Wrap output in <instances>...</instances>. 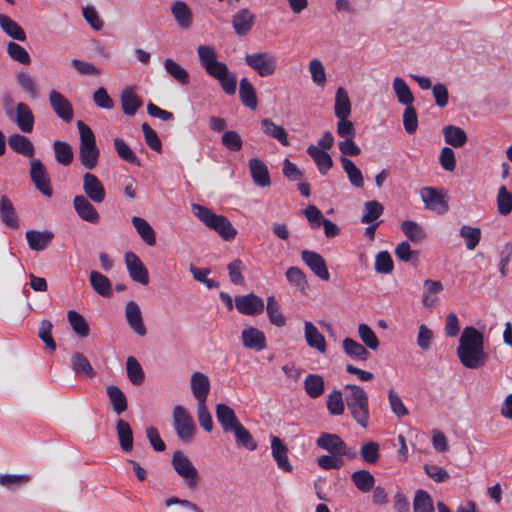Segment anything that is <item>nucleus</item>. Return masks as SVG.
I'll list each match as a JSON object with an SVG mask.
<instances>
[{"mask_svg":"<svg viewBox=\"0 0 512 512\" xmlns=\"http://www.w3.org/2000/svg\"><path fill=\"white\" fill-rule=\"evenodd\" d=\"M460 363L468 369L483 367L489 358L484 349V335L474 326H466L456 349Z\"/></svg>","mask_w":512,"mask_h":512,"instance_id":"f257e3e1","label":"nucleus"},{"mask_svg":"<svg viewBox=\"0 0 512 512\" xmlns=\"http://www.w3.org/2000/svg\"><path fill=\"white\" fill-rule=\"evenodd\" d=\"M344 399L355 422L362 428H367L370 420V410L366 391L361 386L347 384L344 387Z\"/></svg>","mask_w":512,"mask_h":512,"instance_id":"f03ea898","label":"nucleus"},{"mask_svg":"<svg viewBox=\"0 0 512 512\" xmlns=\"http://www.w3.org/2000/svg\"><path fill=\"white\" fill-rule=\"evenodd\" d=\"M192 211L207 228L215 231L223 240L232 241L236 237L237 230L227 217L200 204H192Z\"/></svg>","mask_w":512,"mask_h":512,"instance_id":"7ed1b4c3","label":"nucleus"},{"mask_svg":"<svg viewBox=\"0 0 512 512\" xmlns=\"http://www.w3.org/2000/svg\"><path fill=\"white\" fill-rule=\"evenodd\" d=\"M80 134L79 160L81 165L88 169H94L98 164L99 149L96 145L95 135L91 128L83 121L77 122Z\"/></svg>","mask_w":512,"mask_h":512,"instance_id":"20e7f679","label":"nucleus"},{"mask_svg":"<svg viewBox=\"0 0 512 512\" xmlns=\"http://www.w3.org/2000/svg\"><path fill=\"white\" fill-rule=\"evenodd\" d=\"M174 471L184 479L189 489H195L199 484V474L191 460L182 452L175 451L171 460Z\"/></svg>","mask_w":512,"mask_h":512,"instance_id":"39448f33","label":"nucleus"},{"mask_svg":"<svg viewBox=\"0 0 512 512\" xmlns=\"http://www.w3.org/2000/svg\"><path fill=\"white\" fill-rule=\"evenodd\" d=\"M246 64L260 77L273 75L278 67L277 57L271 52H256L245 56Z\"/></svg>","mask_w":512,"mask_h":512,"instance_id":"423d86ee","label":"nucleus"},{"mask_svg":"<svg viewBox=\"0 0 512 512\" xmlns=\"http://www.w3.org/2000/svg\"><path fill=\"white\" fill-rule=\"evenodd\" d=\"M173 426L178 438L182 442H190L196 432V425L192 416L181 405H176L173 409Z\"/></svg>","mask_w":512,"mask_h":512,"instance_id":"0eeeda50","label":"nucleus"},{"mask_svg":"<svg viewBox=\"0 0 512 512\" xmlns=\"http://www.w3.org/2000/svg\"><path fill=\"white\" fill-rule=\"evenodd\" d=\"M30 165V178L36 189L42 192L45 196L50 197L52 195V188L45 166L41 160L37 158H32Z\"/></svg>","mask_w":512,"mask_h":512,"instance_id":"6e6552de","label":"nucleus"},{"mask_svg":"<svg viewBox=\"0 0 512 512\" xmlns=\"http://www.w3.org/2000/svg\"><path fill=\"white\" fill-rule=\"evenodd\" d=\"M425 207L437 214H445L448 209V203L442 190L433 187H424L420 192Z\"/></svg>","mask_w":512,"mask_h":512,"instance_id":"1a4fd4ad","label":"nucleus"},{"mask_svg":"<svg viewBox=\"0 0 512 512\" xmlns=\"http://www.w3.org/2000/svg\"><path fill=\"white\" fill-rule=\"evenodd\" d=\"M83 191L85 197L90 199L96 204L102 203L106 198V190L100 179L90 173L86 172L83 175Z\"/></svg>","mask_w":512,"mask_h":512,"instance_id":"9d476101","label":"nucleus"},{"mask_svg":"<svg viewBox=\"0 0 512 512\" xmlns=\"http://www.w3.org/2000/svg\"><path fill=\"white\" fill-rule=\"evenodd\" d=\"M49 103L54 113L65 123L73 120V107L69 100L60 92L51 90L49 92Z\"/></svg>","mask_w":512,"mask_h":512,"instance_id":"9b49d317","label":"nucleus"},{"mask_svg":"<svg viewBox=\"0 0 512 512\" xmlns=\"http://www.w3.org/2000/svg\"><path fill=\"white\" fill-rule=\"evenodd\" d=\"M235 307L243 315L256 316L264 311L262 298L254 293L235 297Z\"/></svg>","mask_w":512,"mask_h":512,"instance_id":"f8f14e48","label":"nucleus"},{"mask_svg":"<svg viewBox=\"0 0 512 512\" xmlns=\"http://www.w3.org/2000/svg\"><path fill=\"white\" fill-rule=\"evenodd\" d=\"M124 258L131 279L142 285H147L149 283V274L141 259L131 251L126 252Z\"/></svg>","mask_w":512,"mask_h":512,"instance_id":"ddd939ff","label":"nucleus"},{"mask_svg":"<svg viewBox=\"0 0 512 512\" xmlns=\"http://www.w3.org/2000/svg\"><path fill=\"white\" fill-rule=\"evenodd\" d=\"M197 54L200 61L201 66L205 69L208 75H212L215 72H220L219 69H222L224 62H220L217 60V51L211 45H200L197 47Z\"/></svg>","mask_w":512,"mask_h":512,"instance_id":"4468645a","label":"nucleus"},{"mask_svg":"<svg viewBox=\"0 0 512 512\" xmlns=\"http://www.w3.org/2000/svg\"><path fill=\"white\" fill-rule=\"evenodd\" d=\"M301 259L321 280L328 281L330 279L326 261L319 253L310 250H303L301 252Z\"/></svg>","mask_w":512,"mask_h":512,"instance_id":"2eb2a0df","label":"nucleus"},{"mask_svg":"<svg viewBox=\"0 0 512 512\" xmlns=\"http://www.w3.org/2000/svg\"><path fill=\"white\" fill-rule=\"evenodd\" d=\"M91 202L84 195H76L73 199V207L79 218L83 221L97 224L100 220V215Z\"/></svg>","mask_w":512,"mask_h":512,"instance_id":"dca6fc26","label":"nucleus"},{"mask_svg":"<svg viewBox=\"0 0 512 512\" xmlns=\"http://www.w3.org/2000/svg\"><path fill=\"white\" fill-rule=\"evenodd\" d=\"M125 318L129 327L139 336L146 335V328L143 323L142 313L135 301H129L125 306Z\"/></svg>","mask_w":512,"mask_h":512,"instance_id":"f3484780","label":"nucleus"},{"mask_svg":"<svg viewBox=\"0 0 512 512\" xmlns=\"http://www.w3.org/2000/svg\"><path fill=\"white\" fill-rule=\"evenodd\" d=\"M191 392L197 403L206 402L210 392V380L202 372H194L190 379Z\"/></svg>","mask_w":512,"mask_h":512,"instance_id":"a211bd4d","label":"nucleus"},{"mask_svg":"<svg viewBox=\"0 0 512 512\" xmlns=\"http://www.w3.org/2000/svg\"><path fill=\"white\" fill-rule=\"evenodd\" d=\"M249 171L254 184L258 187H268L271 184L268 168L259 158L249 160Z\"/></svg>","mask_w":512,"mask_h":512,"instance_id":"6ab92c4d","label":"nucleus"},{"mask_svg":"<svg viewBox=\"0 0 512 512\" xmlns=\"http://www.w3.org/2000/svg\"><path fill=\"white\" fill-rule=\"evenodd\" d=\"M216 418L224 432H231L240 425L241 422L237 418L235 411L224 403L216 406Z\"/></svg>","mask_w":512,"mask_h":512,"instance_id":"aec40b11","label":"nucleus"},{"mask_svg":"<svg viewBox=\"0 0 512 512\" xmlns=\"http://www.w3.org/2000/svg\"><path fill=\"white\" fill-rule=\"evenodd\" d=\"M241 339L244 347L248 349L262 351L266 348L265 334L257 328L244 329L241 333Z\"/></svg>","mask_w":512,"mask_h":512,"instance_id":"412c9836","label":"nucleus"},{"mask_svg":"<svg viewBox=\"0 0 512 512\" xmlns=\"http://www.w3.org/2000/svg\"><path fill=\"white\" fill-rule=\"evenodd\" d=\"M28 246L33 251H42L52 242L53 232L49 230H28L25 233Z\"/></svg>","mask_w":512,"mask_h":512,"instance_id":"4be33fe9","label":"nucleus"},{"mask_svg":"<svg viewBox=\"0 0 512 512\" xmlns=\"http://www.w3.org/2000/svg\"><path fill=\"white\" fill-rule=\"evenodd\" d=\"M304 337L309 347L316 349L320 353H325L327 344L325 337L318 328L310 321L304 323Z\"/></svg>","mask_w":512,"mask_h":512,"instance_id":"5701e85b","label":"nucleus"},{"mask_svg":"<svg viewBox=\"0 0 512 512\" xmlns=\"http://www.w3.org/2000/svg\"><path fill=\"white\" fill-rule=\"evenodd\" d=\"M14 121L22 132L31 133L33 131L35 118L26 103L17 104Z\"/></svg>","mask_w":512,"mask_h":512,"instance_id":"b1692460","label":"nucleus"},{"mask_svg":"<svg viewBox=\"0 0 512 512\" xmlns=\"http://www.w3.org/2000/svg\"><path fill=\"white\" fill-rule=\"evenodd\" d=\"M255 22V15L248 9L239 10L232 19V26L239 36H244L250 32Z\"/></svg>","mask_w":512,"mask_h":512,"instance_id":"393cba45","label":"nucleus"},{"mask_svg":"<svg viewBox=\"0 0 512 512\" xmlns=\"http://www.w3.org/2000/svg\"><path fill=\"white\" fill-rule=\"evenodd\" d=\"M271 450L272 456L277 462L278 468L285 472H291L292 465L289 463L288 460V449L280 438L275 436L272 437Z\"/></svg>","mask_w":512,"mask_h":512,"instance_id":"a878e982","label":"nucleus"},{"mask_svg":"<svg viewBox=\"0 0 512 512\" xmlns=\"http://www.w3.org/2000/svg\"><path fill=\"white\" fill-rule=\"evenodd\" d=\"M9 147L17 154L33 158L35 149L31 140L21 134H12L8 137Z\"/></svg>","mask_w":512,"mask_h":512,"instance_id":"bb28decb","label":"nucleus"},{"mask_svg":"<svg viewBox=\"0 0 512 512\" xmlns=\"http://www.w3.org/2000/svg\"><path fill=\"white\" fill-rule=\"evenodd\" d=\"M106 394L111 404L112 410L115 414L121 415L128 408L127 397L124 392L115 385L106 387Z\"/></svg>","mask_w":512,"mask_h":512,"instance_id":"cd10ccee","label":"nucleus"},{"mask_svg":"<svg viewBox=\"0 0 512 512\" xmlns=\"http://www.w3.org/2000/svg\"><path fill=\"white\" fill-rule=\"evenodd\" d=\"M89 281L93 290L104 298H110L113 295L112 283L108 277L98 271H91Z\"/></svg>","mask_w":512,"mask_h":512,"instance_id":"c85d7f7f","label":"nucleus"},{"mask_svg":"<svg viewBox=\"0 0 512 512\" xmlns=\"http://www.w3.org/2000/svg\"><path fill=\"white\" fill-rule=\"evenodd\" d=\"M171 13L181 28H189L193 21V14L189 6L180 0L173 2Z\"/></svg>","mask_w":512,"mask_h":512,"instance_id":"c756f323","label":"nucleus"},{"mask_svg":"<svg viewBox=\"0 0 512 512\" xmlns=\"http://www.w3.org/2000/svg\"><path fill=\"white\" fill-rule=\"evenodd\" d=\"M316 444L319 448L338 456L340 451L345 448V442L337 434L332 433H322L317 439Z\"/></svg>","mask_w":512,"mask_h":512,"instance_id":"7c9ffc66","label":"nucleus"},{"mask_svg":"<svg viewBox=\"0 0 512 512\" xmlns=\"http://www.w3.org/2000/svg\"><path fill=\"white\" fill-rule=\"evenodd\" d=\"M307 154L314 160L321 175H326L332 168L333 160L326 151L319 149L315 145H310L307 148Z\"/></svg>","mask_w":512,"mask_h":512,"instance_id":"2f4dec72","label":"nucleus"},{"mask_svg":"<svg viewBox=\"0 0 512 512\" xmlns=\"http://www.w3.org/2000/svg\"><path fill=\"white\" fill-rule=\"evenodd\" d=\"M120 100L123 113L127 116H134L143 104L140 97L132 89L123 90Z\"/></svg>","mask_w":512,"mask_h":512,"instance_id":"473e14b6","label":"nucleus"},{"mask_svg":"<svg viewBox=\"0 0 512 512\" xmlns=\"http://www.w3.org/2000/svg\"><path fill=\"white\" fill-rule=\"evenodd\" d=\"M261 128L267 136L276 139L283 146H289L288 134L282 126L275 124L269 118H264L261 121Z\"/></svg>","mask_w":512,"mask_h":512,"instance_id":"72a5a7b5","label":"nucleus"},{"mask_svg":"<svg viewBox=\"0 0 512 512\" xmlns=\"http://www.w3.org/2000/svg\"><path fill=\"white\" fill-rule=\"evenodd\" d=\"M116 432L119 445L124 452H130L133 449V431L128 422L118 419L116 422Z\"/></svg>","mask_w":512,"mask_h":512,"instance_id":"f704fd0d","label":"nucleus"},{"mask_svg":"<svg viewBox=\"0 0 512 512\" xmlns=\"http://www.w3.org/2000/svg\"><path fill=\"white\" fill-rule=\"evenodd\" d=\"M340 162L350 184L355 188H363V174L361 170L354 164V162L347 157H340Z\"/></svg>","mask_w":512,"mask_h":512,"instance_id":"c9c22d12","label":"nucleus"},{"mask_svg":"<svg viewBox=\"0 0 512 512\" xmlns=\"http://www.w3.org/2000/svg\"><path fill=\"white\" fill-rule=\"evenodd\" d=\"M132 224L138 235L148 246H154L156 244V233L145 219L134 216L132 217Z\"/></svg>","mask_w":512,"mask_h":512,"instance_id":"e433bc0d","label":"nucleus"},{"mask_svg":"<svg viewBox=\"0 0 512 512\" xmlns=\"http://www.w3.org/2000/svg\"><path fill=\"white\" fill-rule=\"evenodd\" d=\"M218 72H215L211 75V77L217 79L222 87V89L225 91L228 95H234L237 90V77L235 74L230 73L228 66L224 65L222 69H219Z\"/></svg>","mask_w":512,"mask_h":512,"instance_id":"4c0bfd02","label":"nucleus"},{"mask_svg":"<svg viewBox=\"0 0 512 512\" xmlns=\"http://www.w3.org/2000/svg\"><path fill=\"white\" fill-rule=\"evenodd\" d=\"M443 135L445 142L454 148L463 147L467 142L466 132L458 126L448 125L444 127Z\"/></svg>","mask_w":512,"mask_h":512,"instance_id":"58836bf2","label":"nucleus"},{"mask_svg":"<svg viewBox=\"0 0 512 512\" xmlns=\"http://www.w3.org/2000/svg\"><path fill=\"white\" fill-rule=\"evenodd\" d=\"M343 350L352 359L367 361L370 357L368 350L352 338H345L342 343Z\"/></svg>","mask_w":512,"mask_h":512,"instance_id":"ea45409f","label":"nucleus"},{"mask_svg":"<svg viewBox=\"0 0 512 512\" xmlns=\"http://www.w3.org/2000/svg\"><path fill=\"white\" fill-rule=\"evenodd\" d=\"M239 97L242 104L252 110L257 108L256 91L252 83L247 78L240 80Z\"/></svg>","mask_w":512,"mask_h":512,"instance_id":"a19ab883","label":"nucleus"},{"mask_svg":"<svg viewBox=\"0 0 512 512\" xmlns=\"http://www.w3.org/2000/svg\"><path fill=\"white\" fill-rule=\"evenodd\" d=\"M351 480L356 488L363 492H370L375 484V478L372 473L366 469L357 470L352 473Z\"/></svg>","mask_w":512,"mask_h":512,"instance_id":"79ce46f5","label":"nucleus"},{"mask_svg":"<svg viewBox=\"0 0 512 512\" xmlns=\"http://www.w3.org/2000/svg\"><path fill=\"white\" fill-rule=\"evenodd\" d=\"M304 389L310 398L320 397L325 389L324 378L318 374H308L304 379Z\"/></svg>","mask_w":512,"mask_h":512,"instance_id":"37998d69","label":"nucleus"},{"mask_svg":"<svg viewBox=\"0 0 512 512\" xmlns=\"http://www.w3.org/2000/svg\"><path fill=\"white\" fill-rule=\"evenodd\" d=\"M334 113L337 118L349 117L351 114V102L343 87H339L336 91Z\"/></svg>","mask_w":512,"mask_h":512,"instance_id":"c03bdc74","label":"nucleus"},{"mask_svg":"<svg viewBox=\"0 0 512 512\" xmlns=\"http://www.w3.org/2000/svg\"><path fill=\"white\" fill-rule=\"evenodd\" d=\"M0 211H1V219L2 222L13 229L18 228V217L16 215L15 209L13 207L12 202L6 195L1 197L0 201Z\"/></svg>","mask_w":512,"mask_h":512,"instance_id":"a18cd8bd","label":"nucleus"},{"mask_svg":"<svg viewBox=\"0 0 512 512\" xmlns=\"http://www.w3.org/2000/svg\"><path fill=\"white\" fill-rule=\"evenodd\" d=\"M0 27L11 38L18 41L26 40V34L23 28L9 16L0 14Z\"/></svg>","mask_w":512,"mask_h":512,"instance_id":"49530a36","label":"nucleus"},{"mask_svg":"<svg viewBox=\"0 0 512 512\" xmlns=\"http://www.w3.org/2000/svg\"><path fill=\"white\" fill-rule=\"evenodd\" d=\"M71 367L77 375L83 374L86 377L90 378L95 375V371L90 361L84 354L80 352H75L74 354H72Z\"/></svg>","mask_w":512,"mask_h":512,"instance_id":"de8ad7c7","label":"nucleus"},{"mask_svg":"<svg viewBox=\"0 0 512 512\" xmlns=\"http://www.w3.org/2000/svg\"><path fill=\"white\" fill-rule=\"evenodd\" d=\"M393 90L396 94L397 100L400 104L405 106H411L414 101V96L407 85V83L401 77H395L393 80Z\"/></svg>","mask_w":512,"mask_h":512,"instance_id":"09e8293b","label":"nucleus"},{"mask_svg":"<svg viewBox=\"0 0 512 512\" xmlns=\"http://www.w3.org/2000/svg\"><path fill=\"white\" fill-rule=\"evenodd\" d=\"M67 319L73 331L81 338H86L89 335L90 329L86 319L79 312L69 310Z\"/></svg>","mask_w":512,"mask_h":512,"instance_id":"8fccbe9b","label":"nucleus"},{"mask_svg":"<svg viewBox=\"0 0 512 512\" xmlns=\"http://www.w3.org/2000/svg\"><path fill=\"white\" fill-rule=\"evenodd\" d=\"M425 292L422 296V303L425 307H432L437 301L436 295L443 290L440 281L427 279L424 281Z\"/></svg>","mask_w":512,"mask_h":512,"instance_id":"3c124183","label":"nucleus"},{"mask_svg":"<svg viewBox=\"0 0 512 512\" xmlns=\"http://www.w3.org/2000/svg\"><path fill=\"white\" fill-rule=\"evenodd\" d=\"M126 371H127V377L133 385L139 386L144 382V379H145L144 371H143L140 363L138 362V360L135 357L129 356L127 358Z\"/></svg>","mask_w":512,"mask_h":512,"instance_id":"603ef678","label":"nucleus"},{"mask_svg":"<svg viewBox=\"0 0 512 512\" xmlns=\"http://www.w3.org/2000/svg\"><path fill=\"white\" fill-rule=\"evenodd\" d=\"M231 432L234 434L237 446L244 447L249 451L257 449V442L242 424L236 426V428Z\"/></svg>","mask_w":512,"mask_h":512,"instance_id":"864d4df0","label":"nucleus"},{"mask_svg":"<svg viewBox=\"0 0 512 512\" xmlns=\"http://www.w3.org/2000/svg\"><path fill=\"white\" fill-rule=\"evenodd\" d=\"M55 159L63 166H69L73 161V151L69 143L64 141H55L53 143Z\"/></svg>","mask_w":512,"mask_h":512,"instance_id":"5fc2aeb1","label":"nucleus"},{"mask_svg":"<svg viewBox=\"0 0 512 512\" xmlns=\"http://www.w3.org/2000/svg\"><path fill=\"white\" fill-rule=\"evenodd\" d=\"M166 72L174 78L178 83L186 85L189 83V73L180 64L173 59L167 58L164 61Z\"/></svg>","mask_w":512,"mask_h":512,"instance_id":"6e6d98bb","label":"nucleus"},{"mask_svg":"<svg viewBox=\"0 0 512 512\" xmlns=\"http://www.w3.org/2000/svg\"><path fill=\"white\" fill-rule=\"evenodd\" d=\"M114 148L118 156L125 162L141 166L139 158L136 156L134 151L128 146V144L121 138L114 139Z\"/></svg>","mask_w":512,"mask_h":512,"instance_id":"4d7b16f0","label":"nucleus"},{"mask_svg":"<svg viewBox=\"0 0 512 512\" xmlns=\"http://www.w3.org/2000/svg\"><path fill=\"white\" fill-rule=\"evenodd\" d=\"M266 312H267V316L269 318V321L273 325H275L277 327H283V326L286 325V318L280 312L279 304L276 301L274 296H269L267 298Z\"/></svg>","mask_w":512,"mask_h":512,"instance_id":"13d9d810","label":"nucleus"},{"mask_svg":"<svg viewBox=\"0 0 512 512\" xmlns=\"http://www.w3.org/2000/svg\"><path fill=\"white\" fill-rule=\"evenodd\" d=\"M459 235L464 239L466 248L474 250L481 240V229L463 225L459 230Z\"/></svg>","mask_w":512,"mask_h":512,"instance_id":"bf43d9fd","label":"nucleus"},{"mask_svg":"<svg viewBox=\"0 0 512 512\" xmlns=\"http://www.w3.org/2000/svg\"><path fill=\"white\" fill-rule=\"evenodd\" d=\"M345 399L340 390H333L327 398V410L332 416H339L344 413Z\"/></svg>","mask_w":512,"mask_h":512,"instance_id":"052dcab7","label":"nucleus"},{"mask_svg":"<svg viewBox=\"0 0 512 512\" xmlns=\"http://www.w3.org/2000/svg\"><path fill=\"white\" fill-rule=\"evenodd\" d=\"M401 229L404 235L412 242L418 243L426 238L423 228L414 221L406 220L402 222Z\"/></svg>","mask_w":512,"mask_h":512,"instance_id":"680f3d73","label":"nucleus"},{"mask_svg":"<svg viewBox=\"0 0 512 512\" xmlns=\"http://www.w3.org/2000/svg\"><path fill=\"white\" fill-rule=\"evenodd\" d=\"M384 211V207L376 200L367 201L364 204V213L361 221L366 224L374 223Z\"/></svg>","mask_w":512,"mask_h":512,"instance_id":"e2e57ef3","label":"nucleus"},{"mask_svg":"<svg viewBox=\"0 0 512 512\" xmlns=\"http://www.w3.org/2000/svg\"><path fill=\"white\" fill-rule=\"evenodd\" d=\"M30 479V476L27 474H2L0 475V486L14 490L26 485Z\"/></svg>","mask_w":512,"mask_h":512,"instance_id":"0e129e2a","label":"nucleus"},{"mask_svg":"<svg viewBox=\"0 0 512 512\" xmlns=\"http://www.w3.org/2000/svg\"><path fill=\"white\" fill-rule=\"evenodd\" d=\"M396 257L403 262H410L416 265L419 261V251L412 250L407 241L399 243L395 248Z\"/></svg>","mask_w":512,"mask_h":512,"instance_id":"69168bd1","label":"nucleus"},{"mask_svg":"<svg viewBox=\"0 0 512 512\" xmlns=\"http://www.w3.org/2000/svg\"><path fill=\"white\" fill-rule=\"evenodd\" d=\"M414 512H434V506L430 495L424 490H418L413 502Z\"/></svg>","mask_w":512,"mask_h":512,"instance_id":"338daca9","label":"nucleus"},{"mask_svg":"<svg viewBox=\"0 0 512 512\" xmlns=\"http://www.w3.org/2000/svg\"><path fill=\"white\" fill-rule=\"evenodd\" d=\"M497 208L501 215H508L512 211V193L505 186H501L497 194Z\"/></svg>","mask_w":512,"mask_h":512,"instance_id":"774afa93","label":"nucleus"}]
</instances>
